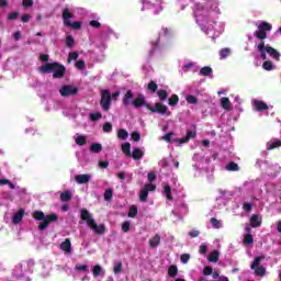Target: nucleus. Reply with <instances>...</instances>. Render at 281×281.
<instances>
[{
    "instance_id": "nucleus-49",
    "label": "nucleus",
    "mask_w": 281,
    "mask_h": 281,
    "mask_svg": "<svg viewBox=\"0 0 281 281\" xmlns=\"http://www.w3.org/2000/svg\"><path fill=\"white\" fill-rule=\"evenodd\" d=\"M113 199V189H106L104 192V201H111Z\"/></svg>"
},
{
    "instance_id": "nucleus-19",
    "label": "nucleus",
    "mask_w": 281,
    "mask_h": 281,
    "mask_svg": "<svg viewBox=\"0 0 281 281\" xmlns=\"http://www.w3.org/2000/svg\"><path fill=\"white\" fill-rule=\"evenodd\" d=\"M25 216V210L20 209L13 216L12 221L15 224L21 223V221H23V217Z\"/></svg>"
},
{
    "instance_id": "nucleus-54",
    "label": "nucleus",
    "mask_w": 281,
    "mask_h": 281,
    "mask_svg": "<svg viewBox=\"0 0 281 281\" xmlns=\"http://www.w3.org/2000/svg\"><path fill=\"white\" fill-rule=\"evenodd\" d=\"M122 231L126 233L131 232V222L128 221H125L123 224H122Z\"/></svg>"
},
{
    "instance_id": "nucleus-56",
    "label": "nucleus",
    "mask_w": 281,
    "mask_h": 281,
    "mask_svg": "<svg viewBox=\"0 0 281 281\" xmlns=\"http://www.w3.org/2000/svg\"><path fill=\"white\" fill-rule=\"evenodd\" d=\"M71 60H78V52H72L68 54V63H71Z\"/></svg>"
},
{
    "instance_id": "nucleus-40",
    "label": "nucleus",
    "mask_w": 281,
    "mask_h": 281,
    "mask_svg": "<svg viewBox=\"0 0 281 281\" xmlns=\"http://www.w3.org/2000/svg\"><path fill=\"white\" fill-rule=\"evenodd\" d=\"M21 16V13L19 11H14L8 14L7 19L8 21H16Z\"/></svg>"
},
{
    "instance_id": "nucleus-43",
    "label": "nucleus",
    "mask_w": 281,
    "mask_h": 281,
    "mask_svg": "<svg viewBox=\"0 0 281 281\" xmlns=\"http://www.w3.org/2000/svg\"><path fill=\"white\" fill-rule=\"evenodd\" d=\"M75 67L76 69L83 71V69H87V63H85V60H78L76 61Z\"/></svg>"
},
{
    "instance_id": "nucleus-37",
    "label": "nucleus",
    "mask_w": 281,
    "mask_h": 281,
    "mask_svg": "<svg viewBox=\"0 0 281 281\" xmlns=\"http://www.w3.org/2000/svg\"><path fill=\"white\" fill-rule=\"evenodd\" d=\"M117 137L119 139H123V140L128 139V131H126L125 128L119 130Z\"/></svg>"
},
{
    "instance_id": "nucleus-1",
    "label": "nucleus",
    "mask_w": 281,
    "mask_h": 281,
    "mask_svg": "<svg viewBox=\"0 0 281 281\" xmlns=\"http://www.w3.org/2000/svg\"><path fill=\"white\" fill-rule=\"evenodd\" d=\"M41 74H53V78H65L67 68L60 63H46L40 67Z\"/></svg>"
},
{
    "instance_id": "nucleus-32",
    "label": "nucleus",
    "mask_w": 281,
    "mask_h": 281,
    "mask_svg": "<svg viewBox=\"0 0 281 281\" xmlns=\"http://www.w3.org/2000/svg\"><path fill=\"white\" fill-rule=\"evenodd\" d=\"M229 54H232V49H229V48H222L220 50V60H225V58H227L229 56Z\"/></svg>"
},
{
    "instance_id": "nucleus-64",
    "label": "nucleus",
    "mask_w": 281,
    "mask_h": 281,
    "mask_svg": "<svg viewBox=\"0 0 281 281\" xmlns=\"http://www.w3.org/2000/svg\"><path fill=\"white\" fill-rule=\"evenodd\" d=\"M199 251L202 256H205L207 254V246L201 245Z\"/></svg>"
},
{
    "instance_id": "nucleus-28",
    "label": "nucleus",
    "mask_w": 281,
    "mask_h": 281,
    "mask_svg": "<svg viewBox=\"0 0 281 281\" xmlns=\"http://www.w3.org/2000/svg\"><path fill=\"white\" fill-rule=\"evenodd\" d=\"M157 95L160 102H166V100H168V91H166L165 89L158 90Z\"/></svg>"
},
{
    "instance_id": "nucleus-22",
    "label": "nucleus",
    "mask_w": 281,
    "mask_h": 281,
    "mask_svg": "<svg viewBox=\"0 0 281 281\" xmlns=\"http://www.w3.org/2000/svg\"><path fill=\"white\" fill-rule=\"evenodd\" d=\"M255 108L257 111H268L269 105L263 101H255Z\"/></svg>"
},
{
    "instance_id": "nucleus-24",
    "label": "nucleus",
    "mask_w": 281,
    "mask_h": 281,
    "mask_svg": "<svg viewBox=\"0 0 281 281\" xmlns=\"http://www.w3.org/2000/svg\"><path fill=\"white\" fill-rule=\"evenodd\" d=\"M221 104H222V109H225V111H229V109H232V102L227 97H223L221 99Z\"/></svg>"
},
{
    "instance_id": "nucleus-58",
    "label": "nucleus",
    "mask_w": 281,
    "mask_h": 281,
    "mask_svg": "<svg viewBox=\"0 0 281 281\" xmlns=\"http://www.w3.org/2000/svg\"><path fill=\"white\" fill-rule=\"evenodd\" d=\"M243 210L244 212H251V210H254V204L245 202L243 204Z\"/></svg>"
},
{
    "instance_id": "nucleus-57",
    "label": "nucleus",
    "mask_w": 281,
    "mask_h": 281,
    "mask_svg": "<svg viewBox=\"0 0 281 281\" xmlns=\"http://www.w3.org/2000/svg\"><path fill=\"white\" fill-rule=\"evenodd\" d=\"M213 271H214V268H212L211 266H206L203 269V276H212Z\"/></svg>"
},
{
    "instance_id": "nucleus-18",
    "label": "nucleus",
    "mask_w": 281,
    "mask_h": 281,
    "mask_svg": "<svg viewBox=\"0 0 281 281\" xmlns=\"http://www.w3.org/2000/svg\"><path fill=\"white\" fill-rule=\"evenodd\" d=\"M131 100H133V90H127L123 97L122 104L125 106H131Z\"/></svg>"
},
{
    "instance_id": "nucleus-31",
    "label": "nucleus",
    "mask_w": 281,
    "mask_h": 281,
    "mask_svg": "<svg viewBox=\"0 0 281 281\" xmlns=\"http://www.w3.org/2000/svg\"><path fill=\"white\" fill-rule=\"evenodd\" d=\"M218 250H213L207 257L209 262H218Z\"/></svg>"
},
{
    "instance_id": "nucleus-39",
    "label": "nucleus",
    "mask_w": 281,
    "mask_h": 281,
    "mask_svg": "<svg viewBox=\"0 0 281 281\" xmlns=\"http://www.w3.org/2000/svg\"><path fill=\"white\" fill-rule=\"evenodd\" d=\"M188 104H199V99L192 94L186 97Z\"/></svg>"
},
{
    "instance_id": "nucleus-27",
    "label": "nucleus",
    "mask_w": 281,
    "mask_h": 281,
    "mask_svg": "<svg viewBox=\"0 0 281 281\" xmlns=\"http://www.w3.org/2000/svg\"><path fill=\"white\" fill-rule=\"evenodd\" d=\"M139 210L137 209V205H131L130 212L127 213L128 218H135L138 214Z\"/></svg>"
},
{
    "instance_id": "nucleus-46",
    "label": "nucleus",
    "mask_w": 281,
    "mask_h": 281,
    "mask_svg": "<svg viewBox=\"0 0 281 281\" xmlns=\"http://www.w3.org/2000/svg\"><path fill=\"white\" fill-rule=\"evenodd\" d=\"M90 120L91 122H98V120H102V113L100 112L90 113Z\"/></svg>"
},
{
    "instance_id": "nucleus-45",
    "label": "nucleus",
    "mask_w": 281,
    "mask_h": 281,
    "mask_svg": "<svg viewBox=\"0 0 281 281\" xmlns=\"http://www.w3.org/2000/svg\"><path fill=\"white\" fill-rule=\"evenodd\" d=\"M76 144L78 146H85V144H87V137H85L83 135L77 136Z\"/></svg>"
},
{
    "instance_id": "nucleus-60",
    "label": "nucleus",
    "mask_w": 281,
    "mask_h": 281,
    "mask_svg": "<svg viewBox=\"0 0 281 281\" xmlns=\"http://www.w3.org/2000/svg\"><path fill=\"white\" fill-rule=\"evenodd\" d=\"M90 25H91V27H94L95 30H100V27H102V24L97 20L90 21Z\"/></svg>"
},
{
    "instance_id": "nucleus-25",
    "label": "nucleus",
    "mask_w": 281,
    "mask_h": 281,
    "mask_svg": "<svg viewBox=\"0 0 281 281\" xmlns=\"http://www.w3.org/2000/svg\"><path fill=\"white\" fill-rule=\"evenodd\" d=\"M226 170H228V172H238L240 167H238V164L231 161L226 165Z\"/></svg>"
},
{
    "instance_id": "nucleus-16",
    "label": "nucleus",
    "mask_w": 281,
    "mask_h": 281,
    "mask_svg": "<svg viewBox=\"0 0 281 281\" xmlns=\"http://www.w3.org/2000/svg\"><path fill=\"white\" fill-rule=\"evenodd\" d=\"M266 52L274 60H280V52H278L276 48H273V47H271L269 45H266Z\"/></svg>"
},
{
    "instance_id": "nucleus-7",
    "label": "nucleus",
    "mask_w": 281,
    "mask_h": 281,
    "mask_svg": "<svg viewBox=\"0 0 281 281\" xmlns=\"http://www.w3.org/2000/svg\"><path fill=\"white\" fill-rule=\"evenodd\" d=\"M113 102V98L111 97V92L109 90H103L101 93L100 105L103 111H109L111 109V103Z\"/></svg>"
},
{
    "instance_id": "nucleus-53",
    "label": "nucleus",
    "mask_w": 281,
    "mask_h": 281,
    "mask_svg": "<svg viewBox=\"0 0 281 281\" xmlns=\"http://www.w3.org/2000/svg\"><path fill=\"white\" fill-rule=\"evenodd\" d=\"M180 260H181L182 265H188V262H190V254L181 255Z\"/></svg>"
},
{
    "instance_id": "nucleus-13",
    "label": "nucleus",
    "mask_w": 281,
    "mask_h": 281,
    "mask_svg": "<svg viewBox=\"0 0 281 281\" xmlns=\"http://www.w3.org/2000/svg\"><path fill=\"white\" fill-rule=\"evenodd\" d=\"M262 225V217L258 214H252L250 217V227L258 228Z\"/></svg>"
},
{
    "instance_id": "nucleus-10",
    "label": "nucleus",
    "mask_w": 281,
    "mask_h": 281,
    "mask_svg": "<svg viewBox=\"0 0 281 281\" xmlns=\"http://www.w3.org/2000/svg\"><path fill=\"white\" fill-rule=\"evenodd\" d=\"M134 109H140V106H145L148 109L150 103L146 102V97L144 94L138 95L135 100L132 101Z\"/></svg>"
},
{
    "instance_id": "nucleus-14",
    "label": "nucleus",
    "mask_w": 281,
    "mask_h": 281,
    "mask_svg": "<svg viewBox=\"0 0 281 281\" xmlns=\"http://www.w3.org/2000/svg\"><path fill=\"white\" fill-rule=\"evenodd\" d=\"M61 251H66V254H72L74 248L71 247V239L66 238L65 241L60 244Z\"/></svg>"
},
{
    "instance_id": "nucleus-29",
    "label": "nucleus",
    "mask_w": 281,
    "mask_h": 281,
    "mask_svg": "<svg viewBox=\"0 0 281 281\" xmlns=\"http://www.w3.org/2000/svg\"><path fill=\"white\" fill-rule=\"evenodd\" d=\"M122 153L125 154V157H131V143H124L121 146Z\"/></svg>"
},
{
    "instance_id": "nucleus-55",
    "label": "nucleus",
    "mask_w": 281,
    "mask_h": 281,
    "mask_svg": "<svg viewBox=\"0 0 281 281\" xmlns=\"http://www.w3.org/2000/svg\"><path fill=\"white\" fill-rule=\"evenodd\" d=\"M131 137H132L133 142H139V139H142V134L139 132H133L131 134Z\"/></svg>"
},
{
    "instance_id": "nucleus-15",
    "label": "nucleus",
    "mask_w": 281,
    "mask_h": 281,
    "mask_svg": "<svg viewBox=\"0 0 281 281\" xmlns=\"http://www.w3.org/2000/svg\"><path fill=\"white\" fill-rule=\"evenodd\" d=\"M194 137H196V132L188 130L187 135L180 138L178 142L179 144H188V142H190V139H194Z\"/></svg>"
},
{
    "instance_id": "nucleus-44",
    "label": "nucleus",
    "mask_w": 281,
    "mask_h": 281,
    "mask_svg": "<svg viewBox=\"0 0 281 281\" xmlns=\"http://www.w3.org/2000/svg\"><path fill=\"white\" fill-rule=\"evenodd\" d=\"M262 68L266 70V71H272L273 69V63L271 60H266L263 61L262 64Z\"/></svg>"
},
{
    "instance_id": "nucleus-34",
    "label": "nucleus",
    "mask_w": 281,
    "mask_h": 281,
    "mask_svg": "<svg viewBox=\"0 0 281 281\" xmlns=\"http://www.w3.org/2000/svg\"><path fill=\"white\" fill-rule=\"evenodd\" d=\"M90 151L91 153H102V144L100 143H93L91 146H90Z\"/></svg>"
},
{
    "instance_id": "nucleus-35",
    "label": "nucleus",
    "mask_w": 281,
    "mask_h": 281,
    "mask_svg": "<svg viewBox=\"0 0 281 281\" xmlns=\"http://www.w3.org/2000/svg\"><path fill=\"white\" fill-rule=\"evenodd\" d=\"M212 67L204 66L200 69V76H212Z\"/></svg>"
},
{
    "instance_id": "nucleus-51",
    "label": "nucleus",
    "mask_w": 281,
    "mask_h": 281,
    "mask_svg": "<svg viewBox=\"0 0 281 281\" xmlns=\"http://www.w3.org/2000/svg\"><path fill=\"white\" fill-rule=\"evenodd\" d=\"M113 131V124L111 122H105L103 124V133H111Z\"/></svg>"
},
{
    "instance_id": "nucleus-23",
    "label": "nucleus",
    "mask_w": 281,
    "mask_h": 281,
    "mask_svg": "<svg viewBox=\"0 0 281 281\" xmlns=\"http://www.w3.org/2000/svg\"><path fill=\"white\" fill-rule=\"evenodd\" d=\"M164 193L168 201H175V196H172V189L170 188V184L165 186Z\"/></svg>"
},
{
    "instance_id": "nucleus-30",
    "label": "nucleus",
    "mask_w": 281,
    "mask_h": 281,
    "mask_svg": "<svg viewBox=\"0 0 281 281\" xmlns=\"http://www.w3.org/2000/svg\"><path fill=\"white\" fill-rule=\"evenodd\" d=\"M179 273V268L177 266L172 265L168 269V276L169 278H177V274Z\"/></svg>"
},
{
    "instance_id": "nucleus-47",
    "label": "nucleus",
    "mask_w": 281,
    "mask_h": 281,
    "mask_svg": "<svg viewBox=\"0 0 281 281\" xmlns=\"http://www.w3.org/2000/svg\"><path fill=\"white\" fill-rule=\"evenodd\" d=\"M92 273L94 278H98V276H100V273H102V266L97 265L93 267L92 269Z\"/></svg>"
},
{
    "instance_id": "nucleus-4",
    "label": "nucleus",
    "mask_w": 281,
    "mask_h": 281,
    "mask_svg": "<svg viewBox=\"0 0 281 281\" xmlns=\"http://www.w3.org/2000/svg\"><path fill=\"white\" fill-rule=\"evenodd\" d=\"M271 30H273L271 23L263 21L258 25V30L254 33V36L259 41H265L267 38V32H271Z\"/></svg>"
},
{
    "instance_id": "nucleus-3",
    "label": "nucleus",
    "mask_w": 281,
    "mask_h": 281,
    "mask_svg": "<svg viewBox=\"0 0 281 281\" xmlns=\"http://www.w3.org/2000/svg\"><path fill=\"white\" fill-rule=\"evenodd\" d=\"M72 18L74 13H71L68 8L64 9L61 13L64 25H66V27H71L72 30H82V22H71Z\"/></svg>"
},
{
    "instance_id": "nucleus-17",
    "label": "nucleus",
    "mask_w": 281,
    "mask_h": 281,
    "mask_svg": "<svg viewBox=\"0 0 281 281\" xmlns=\"http://www.w3.org/2000/svg\"><path fill=\"white\" fill-rule=\"evenodd\" d=\"M257 49L261 56L262 60H267V46L265 45V41H261L258 46Z\"/></svg>"
},
{
    "instance_id": "nucleus-5",
    "label": "nucleus",
    "mask_w": 281,
    "mask_h": 281,
    "mask_svg": "<svg viewBox=\"0 0 281 281\" xmlns=\"http://www.w3.org/2000/svg\"><path fill=\"white\" fill-rule=\"evenodd\" d=\"M265 260V256H258L254 259L250 269L255 271V276H259L260 278H265L267 276V268L260 266V262Z\"/></svg>"
},
{
    "instance_id": "nucleus-38",
    "label": "nucleus",
    "mask_w": 281,
    "mask_h": 281,
    "mask_svg": "<svg viewBox=\"0 0 281 281\" xmlns=\"http://www.w3.org/2000/svg\"><path fill=\"white\" fill-rule=\"evenodd\" d=\"M281 146V140L277 139L270 144H268V150H276V148H280Z\"/></svg>"
},
{
    "instance_id": "nucleus-6",
    "label": "nucleus",
    "mask_w": 281,
    "mask_h": 281,
    "mask_svg": "<svg viewBox=\"0 0 281 281\" xmlns=\"http://www.w3.org/2000/svg\"><path fill=\"white\" fill-rule=\"evenodd\" d=\"M147 110L150 111L151 113H158V115H167L170 116L172 115V112L168 110V105L157 102L155 106L153 105H147Z\"/></svg>"
},
{
    "instance_id": "nucleus-9",
    "label": "nucleus",
    "mask_w": 281,
    "mask_h": 281,
    "mask_svg": "<svg viewBox=\"0 0 281 281\" xmlns=\"http://www.w3.org/2000/svg\"><path fill=\"white\" fill-rule=\"evenodd\" d=\"M80 218L81 221H85L87 223L88 227L92 226L95 220H93V216L89 213V210L81 209L80 210Z\"/></svg>"
},
{
    "instance_id": "nucleus-21",
    "label": "nucleus",
    "mask_w": 281,
    "mask_h": 281,
    "mask_svg": "<svg viewBox=\"0 0 281 281\" xmlns=\"http://www.w3.org/2000/svg\"><path fill=\"white\" fill-rule=\"evenodd\" d=\"M130 157H133L135 161H139V159L144 157V150L139 149V147H135Z\"/></svg>"
},
{
    "instance_id": "nucleus-59",
    "label": "nucleus",
    "mask_w": 281,
    "mask_h": 281,
    "mask_svg": "<svg viewBox=\"0 0 281 281\" xmlns=\"http://www.w3.org/2000/svg\"><path fill=\"white\" fill-rule=\"evenodd\" d=\"M144 189L147 190V192H155L157 190V186L149 183L145 184Z\"/></svg>"
},
{
    "instance_id": "nucleus-2",
    "label": "nucleus",
    "mask_w": 281,
    "mask_h": 281,
    "mask_svg": "<svg viewBox=\"0 0 281 281\" xmlns=\"http://www.w3.org/2000/svg\"><path fill=\"white\" fill-rule=\"evenodd\" d=\"M33 218L35 221H42L38 224L37 229H40V232H45V229L49 227V223H56L58 221V215L56 213L45 215L43 211H34Z\"/></svg>"
},
{
    "instance_id": "nucleus-62",
    "label": "nucleus",
    "mask_w": 281,
    "mask_h": 281,
    "mask_svg": "<svg viewBox=\"0 0 281 281\" xmlns=\"http://www.w3.org/2000/svg\"><path fill=\"white\" fill-rule=\"evenodd\" d=\"M147 179H148L149 183H153V181H156L157 175L155 172H149L147 175Z\"/></svg>"
},
{
    "instance_id": "nucleus-52",
    "label": "nucleus",
    "mask_w": 281,
    "mask_h": 281,
    "mask_svg": "<svg viewBox=\"0 0 281 281\" xmlns=\"http://www.w3.org/2000/svg\"><path fill=\"white\" fill-rule=\"evenodd\" d=\"M158 87H159V86H157V83L151 80V81L148 83V87H147V88H148L149 91H151L153 93H155V91H157Z\"/></svg>"
},
{
    "instance_id": "nucleus-42",
    "label": "nucleus",
    "mask_w": 281,
    "mask_h": 281,
    "mask_svg": "<svg viewBox=\"0 0 281 281\" xmlns=\"http://www.w3.org/2000/svg\"><path fill=\"white\" fill-rule=\"evenodd\" d=\"M244 245H254V235L246 234L244 236Z\"/></svg>"
},
{
    "instance_id": "nucleus-26",
    "label": "nucleus",
    "mask_w": 281,
    "mask_h": 281,
    "mask_svg": "<svg viewBox=\"0 0 281 281\" xmlns=\"http://www.w3.org/2000/svg\"><path fill=\"white\" fill-rule=\"evenodd\" d=\"M71 199H74L71 191H65L60 194V201L63 202L71 201Z\"/></svg>"
},
{
    "instance_id": "nucleus-50",
    "label": "nucleus",
    "mask_w": 281,
    "mask_h": 281,
    "mask_svg": "<svg viewBox=\"0 0 281 281\" xmlns=\"http://www.w3.org/2000/svg\"><path fill=\"white\" fill-rule=\"evenodd\" d=\"M210 222L215 229H221V221H218L216 217H212Z\"/></svg>"
},
{
    "instance_id": "nucleus-33",
    "label": "nucleus",
    "mask_w": 281,
    "mask_h": 281,
    "mask_svg": "<svg viewBox=\"0 0 281 281\" xmlns=\"http://www.w3.org/2000/svg\"><path fill=\"white\" fill-rule=\"evenodd\" d=\"M168 104H169V106H177V105L179 104V95L172 94V95L168 99Z\"/></svg>"
},
{
    "instance_id": "nucleus-8",
    "label": "nucleus",
    "mask_w": 281,
    "mask_h": 281,
    "mask_svg": "<svg viewBox=\"0 0 281 281\" xmlns=\"http://www.w3.org/2000/svg\"><path fill=\"white\" fill-rule=\"evenodd\" d=\"M61 98H69L71 95H78V87L71 85L61 86L59 89Z\"/></svg>"
},
{
    "instance_id": "nucleus-63",
    "label": "nucleus",
    "mask_w": 281,
    "mask_h": 281,
    "mask_svg": "<svg viewBox=\"0 0 281 281\" xmlns=\"http://www.w3.org/2000/svg\"><path fill=\"white\" fill-rule=\"evenodd\" d=\"M200 234L201 233L199 231H196V229H193V231L189 232V236L191 238H196V237H199Z\"/></svg>"
},
{
    "instance_id": "nucleus-36",
    "label": "nucleus",
    "mask_w": 281,
    "mask_h": 281,
    "mask_svg": "<svg viewBox=\"0 0 281 281\" xmlns=\"http://www.w3.org/2000/svg\"><path fill=\"white\" fill-rule=\"evenodd\" d=\"M146 201H148V190L143 189L139 192V202L146 203Z\"/></svg>"
},
{
    "instance_id": "nucleus-41",
    "label": "nucleus",
    "mask_w": 281,
    "mask_h": 281,
    "mask_svg": "<svg viewBox=\"0 0 281 281\" xmlns=\"http://www.w3.org/2000/svg\"><path fill=\"white\" fill-rule=\"evenodd\" d=\"M76 45V40L71 35L66 36V46L74 47Z\"/></svg>"
},
{
    "instance_id": "nucleus-11",
    "label": "nucleus",
    "mask_w": 281,
    "mask_h": 281,
    "mask_svg": "<svg viewBox=\"0 0 281 281\" xmlns=\"http://www.w3.org/2000/svg\"><path fill=\"white\" fill-rule=\"evenodd\" d=\"M75 181L76 183H78L79 186H82L85 183H89V181H91V175L89 173H83V175H77L75 177Z\"/></svg>"
},
{
    "instance_id": "nucleus-12",
    "label": "nucleus",
    "mask_w": 281,
    "mask_h": 281,
    "mask_svg": "<svg viewBox=\"0 0 281 281\" xmlns=\"http://www.w3.org/2000/svg\"><path fill=\"white\" fill-rule=\"evenodd\" d=\"M90 229L94 232L98 236H102L106 232V226L104 224L98 225L95 222L92 223L91 226H89Z\"/></svg>"
},
{
    "instance_id": "nucleus-61",
    "label": "nucleus",
    "mask_w": 281,
    "mask_h": 281,
    "mask_svg": "<svg viewBox=\"0 0 281 281\" xmlns=\"http://www.w3.org/2000/svg\"><path fill=\"white\" fill-rule=\"evenodd\" d=\"M22 5L23 8H32V5H34V0H23Z\"/></svg>"
},
{
    "instance_id": "nucleus-20",
    "label": "nucleus",
    "mask_w": 281,
    "mask_h": 281,
    "mask_svg": "<svg viewBox=\"0 0 281 281\" xmlns=\"http://www.w3.org/2000/svg\"><path fill=\"white\" fill-rule=\"evenodd\" d=\"M160 243H161V236L155 235L154 237H151V238L149 239V247H150L151 249H155V248L159 247V244H160Z\"/></svg>"
},
{
    "instance_id": "nucleus-48",
    "label": "nucleus",
    "mask_w": 281,
    "mask_h": 281,
    "mask_svg": "<svg viewBox=\"0 0 281 281\" xmlns=\"http://www.w3.org/2000/svg\"><path fill=\"white\" fill-rule=\"evenodd\" d=\"M113 273L115 276H119V273H122V261L116 262V265L113 268Z\"/></svg>"
}]
</instances>
